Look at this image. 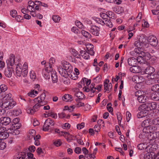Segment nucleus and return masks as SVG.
<instances>
[{"label": "nucleus", "mask_w": 159, "mask_h": 159, "mask_svg": "<svg viewBox=\"0 0 159 159\" xmlns=\"http://www.w3.org/2000/svg\"><path fill=\"white\" fill-rule=\"evenodd\" d=\"M157 107V105L155 102L151 103L147 102L140 105L138 108L139 110H148L152 111L155 109Z\"/></svg>", "instance_id": "f257e3e1"}, {"label": "nucleus", "mask_w": 159, "mask_h": 159, "mask_svg": "<svg viewBox=\"0 0 159 159\" xmlns=\"http://www.w3.org/2000/svg\"><path fill=\"white\" fill-rule=\"evenodd\" d=\"M21 65L18 64L16 67V73L18 76H20L22 73L23 71L27 70L28 69V64L25 62L22 68H20Z\"/></svg>", "instance_id": "f03ea898"}, {"label": "nucleus", "mask_w": 159, "mask_h": 159, "mask_svg": "<svg viewBox=\"0 0 159 159\" xmlns=\"http://www.w3.org/2000/svg\"><path fill=\"white\" fill-rule=\"evenodd\" d=\"M58 69L59 73L62 76L65 77V78H67L69 76L71 79L75 80V79L73 78L74 77H72L71 73H68L66 70L63 69L62 66H59Z\"/></svg>", "instance_id": "7ed1b4c3"}, {"label": "nucleus", "mask_w": 159, "mask_h": 159, "mask_svg": "<svg viewBox=\"0 0 159 159\" xmlns=\"http://www.w3.org/2000/svg\"><path fill=\"white\" fill-rule=\"evenodd\" d=\"M54 124L53 120L50 118L47 119L45 121L43 126V130L44 131L48 130L50 125H53Z\"/></svg>", "instance_id": "20e7f679"}, {"label": "nucleus", "mask_w": 159, "mask_h": 159, "mask_svg": "<svg viewBox=\"0 0 159 159\" xmlns=\"http://www.w3.org/2000/svg\"><path fill=\"white\" fill-rule=\"evenodd\" d=\"M132 79H134L136 81V83H138L136 85V87L140 89H143L141 87L142 83L144 80V78L142 76H135L133 77Z\"/></svg>", "instance_id": "39448f33"}, {"label": "nucleus", "mask_w": 159, "mask_h": 159, "mask_svg": "<svg viewBox=\"0 0 159 159\" xmlns=\"http://www.w3.org/2000/svg\"><path fill=\"white\" fill-rule=\"evenodd\" d=\"M148 41L150 44L153 46H156L158 44L157 38L153 35L149 36L148 38Z\"/></svg>", "instance_id": "423d86ee"}, {"label": "nucleus", "mask_w": 159, "mask_h": 159, "mask_svg": "<svg viewBox=\"0 0 159 159\" xmlns=\"http://www.w3.org/2000/svg\"><path fill=\"white\" fill-rule=\"evenodd\" d=\"M63 69L66 70L69 73L72 72V67L68 62L66 61L63 63Z\"/></svg>", "instance_id": "0eeeda50"}, {"label": "nucleus", "mask_w": 159, "mask_h": 159, "mask_svg": "<svg viewBox=\"0 0 159 159\" xmlns=\"http://www.w3.org/2000/svg\"><path fill=\"white\" fill-rule=\"evenodd\" d=\"M100 28L95 25L91 26L90 30V32L94 35L98 36L99 34Z\"/></svg>", "instance_id": "6e6552de"}, {"label": "nucleus", "mask_w": 159, "mask_h": 159, "mask_svg": "<svg viewBox=\"0 0 159 159\" xmlns=\"http://www.w3.org/2000/svg\"><path fill=\"white\" fill-rule=\"evenodd\" d=\"M15 55L13 54H11L10 55V57L6 61V63L8 66H13L15 63Z\"/></svg>", "instance_id": "1a4fd4ad"}, {"label": "nucleus", "mask_w": 159, "mask_h": 159, "mask_svg": "<svg viewBox=\"0 0 159 159\" xmlns=\"http://www.w3.org/2000/svg\"><path fill=\"white\" fill-rule=\"evenodd\" d=\"M11 119L8 117H4L1 118V121L0 122V125L1 126V125H7L9 124L11 122Z\"/></svg>", "instance_id": "9d476101"}, {"label": "nucleus", "mask_w": 159, "mask_h": 159, "mask_svg": "<svg viewBox=\"0 0 159 159\" xmlns=\"http://www.w3.org/2000/svg\"><path fill=\"white\" fill-rule=\"evenodd\" d=\"M141 111L137 114V117L139 118L145 117L147 116L149 113L148 110H141Z\"/></svg>", "instance_id": "9b49d317"}, {"label": "nucleus", "mask_w": 159, "mask_h": 159, "mask_svg": "<svg viewBox=\"0 0 159 159\" xmlns=\"http://www.w3.org/2000/svg\"><path fill=\"white\" fill-rule=\"evenodd\" d=\"M138 60L134 57H131L129 58L127 60L128 63L130 66H134L137 64Z\"/></svg>", "instance_id": "f8f14e48"}, {"label": "nucleus", "mask_w": 159, "mask_h": 159, "mask_svg": "<svg viewBox=\"0 0 159 159\" xmlns=\"http://www.w3.org/2000/svg\"><path fill=\"white\" fill-rule=\"evenodd\" d=\"M50 75L53 82L54 83H56L57 81V73L55 70H52L50 71Z\"/></svg>", "instance_id": "ddd939ff"}, {"label": "nucleus", "mask_w": 159, "mask_h": 159, "mask_svg": "<svg viewBox=\"0 0 159 159\" xmlns=\"http://www.w3.org/2000/svg\"><path fill=\"white\" fill-rule=\"evenodd\" d=\"M26 157V154L22 152L17 153L14 156V159H25Z\"/></svg>", "instance_id": "4468645a"}, {"label": "nucleus", "mask_w": 159, "mask_h": 159, "mask_svg": "<svg viewBox=\"0 0 159 159\" xmlns=\"http://www.w3.org/2000/svg\"><path fill=\"white\" fill-rule=\"evenodd\" d=\"M55 62V59L53 57L51 58L49 61V66H48L45 67V70H49L50 71L52 70V65Z\"/></svg>", "instance_id": "2eb2a0df"}, {"label": "nucleus", "mask_w": 159, "mask_h": 159, "mask_svg": "<svg viewBox=\"0 0 159 159\" xmlns=\"http://www.w3.org/2000/svg\"><path fill=\"white\" fill-rule=\"evenodd\" d=\"M144 159H155V154L153 152L147 153L144 155Z\"/></svg>", "instance_id": "dca6fc26"}, {"label": "nucleus", "mask_w": 159, "mask_h": 159, "mask_svg": "<svg viewBox=\"0 0 159 159\" xmlns=\"http://www.w3.org/2000/svg\"><path fill=\"white\" fill-rule=\"evenodd\" d=\"M155 71V69L152 66H148L145 69V74L148 75L152 74Z\"/></svg>", "instance_id": "f3484780"}, {"label": "nucleus", "mask_w": 159, "mask_h": 159, "mask_svg": "<svg viewBox=\"0 0 159 159\" xmlns=\"http://www.w3.org/2000/svg\"><path fill=\"white\" fill-rule=\"evenodd\" d=\"M152 124V120L150 119H147L143 121L141 123L142 127H148Z\"/></svg>", "instance_id": "a211bd4d"}, {"label": "nucleus", "mask_w": 159, "mask_h": 159, "mask_svg": "<svg viewBox=\"0 0 159 159\" xmlns=\"http://www.w3.org/2000/svg\"><path fill=\"white\" fill-rule=\"evenodd\" d=\"M36 134V131L34 129H31L29 131V134L28 135V139H32L34 138Z\"/></svg>", "instance_id": "6ab92c4d"}, {"label": "nucleus", "mask_w": 159, "mask_h": 159, "mask_svg": "<svg viewBox=\"0 0 159 159\" xmlns=\"http://www.w3.org/2000/svg\"><path fill=\"white\" fill-rule=\"evenodd\" d=\"M70 51L72 55L76 58H78L80 57V55L79 54L78 52L75 49L71 48Z\"/></svg>", "instance_id": "aec40b11"}, {"label": "nucleus", "mask_w": 159, "mask_h": 159, "mask_svg": "<svg viewBox=\"0 0 159 159\" xmlns=\"http://www.w3.org/2000/svg\"><path fill=\"white\" fill-rule=\"evenodd\" d=\"M50 72L49 70H45V68L44 70L43 71L42 73L44 75V77L46 79H49L50 77Z\"/></svg>", "instance_id": "412c9836"}, {"label": "nucleus", "mask_w": 159, "mask_h": 159, "mask_svg": "<svg viewBox=\"0 0 159 159\" xmlns=\"http://www.w3.org/2000/svg\"><path fill=\"white\" fill-rule=\"evenodd\" d=\"M149 75H150V80H151L153 83H156V81H157V74L153 73L152 74Z\"/></svg>", "instance_id": "4be33fe9"}, {"label": "nucleus", "mask_w": 159, "mask_h": 159, "mask_svg": "<svg viewBox=\"0 0 159 159\" xmlns=\"http://www.w3.org/2000/svg\"><path fill=\"white\" fill-rule=\"evenodd\" d=\"M12 73V71L10 68L6 69L4 72L5 75L8 77H10L11 76Z\"/></svg>", "instance_id": "5701e85b"}, {"label": "nucleus", "mask_w": 159, "mask_h": 159, "mask_svg": "<svg viewBox=\"0 0 159 159\" xmlns=\"http://www.w3.org/2000/svg\"><path fill=\"white\" fill-rule=\"evenodd\" d=\"M148 127V134L150 135V134H152V133H154L155 130H157V128L155 126H151L150 125Z\"/></svg>", "instance_id": "b1692460"}, {"label": "nucleus", "mask_w": 159, "mask_h": 159, "mask_svg": "<svg viewBox=\"0 0 159 159\" xmlns=\"http://www.w3.org/2000/svg\"><path fill=\"white\" fill-rule=\"evenodd\" d=\"M75 95L78 98L76 99H83L84 96V95L81 92H77L75 93Z\"/></svg>", "instance_id": "393cba45"}, {"label": "nucleus", "mask_w": 159, "mask_h": 159, "mask_svg": "<svg viewBox=\"0 0 159 159\" xmlns=\"http://www.w3.org/2000/svg\"><path fill=\"white\" fill-rule=\"evenodd\" d=\"M9 136V134L7 132H0V138L2 139H5L7 138Z\"/></svg>", "instance_id": "a878e982"}, {"label": "nucleus", "mask_w": 159, "mask_h": 159, "mask_svg": "<svg viewBox=\"0 0 159 159\" xmlns=\"http://www.w3.org/2000/svg\"><path fill=\"white\" fill-rule=\"evenodd\" d=\"M75 107V106L74 105L70 106L69 107L68 106H65L64 107V109H63V111L68 110L69 112H71L74 111Z\"/></svg>", "instance_id": "bb28decb"}, {"label": "nucleus", "mask_w": 159, "mask_h": 159, "mask_svg": "<svg viewBox=\"0 0 159 159\" xmlns=\"http://www.w3.org/2000/svg\"><path fill=\"white\" fill-rule=\"evenodd\" d=\"M28 6L27 7V9L28 10L30 9V8L31 7V10H32L33 9L34 10V7L35 6L34 2L32 1H30L28 2Z\"/></svg>", "instance_id": "cd10ccee"}, {"label": "nucleus", "mask_w": 159, "mask_h": 159, "mask_svg": "<svg viewBox=\"0 0 159 159\" xmlns=\"http://www.w3.org/2000/svg\"><path fill=\"white\" fill-rule=\"evenodd\" d=\"M10 100H7L5 102H1L2 108H6L8 109V103H10Z\"/></svg>", "instance_id": "c85d7f7f"}, {"label": "nucleus", "mask_w": 159, "mask_h": 159, "mask_svg": "<svg viewBox=\"0 0 159 159\" xmlns=\"http://www.w3.org/2000/svg\"><path fill=\"white\" fill-rule=\"evenodd\" d=\"M81 32L83 35L86 38L90 39L91 37V35L88 32L82 30H81Z\"/></svg>", "instance_id": "c756f323"}, {"label": "nucleus", "mask_w": 159, "mask_h": 159, "mask_svg": "<svg viewBox=\"0 0 159 159\" xmlns=\"http://www.w3.org/2000/svg\"><path fill=\"white\" fill-rule=\"evenodd\" d=\"M38 94V91L36 90L35 91L34 90H31L28 93V96L31 97H34L36 96V94Z\"/></svg>", "instance_id": "7c9ffc66"}, {"label": "nucleus", "mask_w": 159, "mask_h": 159, "mask_svg": "<svg viewBox=\"0 0 159 159\" xmlns=\"http://www.w3.org/2000/svg\"><path fill=\"white\" fill-rule=\"evenodd\" d=\"M102 84L99 85H97L96 87H95L94 88V89H92L91 90V92L92 93H94V92L95 91V90L96 89L98 91L97 92L98 93L99 91H100L101 90V88L102 87Z\"/></svg>", "instance_id": "2f4dec72"}, {"label": "nucleus", "mask_w": 159, "mask_h": 159, "mask_svg": "<svg viewBox=\"0 0 159 159\" xmlns=\"http://www.w3.org/2000/svg\"><path fill=\"white\" fill-rule=\"evenodd\" d=\"M151 90L154 92H159V85L158 84L154 85L151 88Z\"/></svg>", "instance_id": "473e14b6"}, {"label": "nucleus", "mask_w": 159, "mask_h": 159, "mask_svg": "<svg viewBox=\"0 0 159 159\" xmlns=\"http://www.w3.org/2000/svg\"><path fill=\"white\" fill-rule=\"evenodd\" d=\"M8 109L12 108L16 104V102L13 100H10V103H8Z\"/></svg>", "instance_id": "72a5a7b5"}, {"label": "nucleus", "mask_w": 159, "mask_h": 159, "mask_svg": "<svg viewBox=\"0 0 159 159\" xmlns=\"http://www.w3.org/2000/svg\"><path fill=\"white\" fill-rule=\"evenodd\" d=\"M109 82V80L108 79H106L104 83V86L105 90L104 92L106 91H108V83Z\"/></svg>", "instance_id": "f704fd0d"}, {"label": "nucleus", "mask_w": 159, "mask_h": 159, "mask_svg": "<svg viewBox=\"0 0 159 159\" xmlns=\"http://www.w3.org/2000/svg\"><path fill=\"white\" fill-rule=\"evenodd\" d=\"M150 136L153 139L159 137V131H155L154 133L150 134Z\"/></svg>", "instance_id": "c9c22d12"}, {"label": "nucleus", "mask_w": 159, "mask_h": 159, "mask_svg": "<svg viewBox=\"0 0 159 159\" xmlns=\"http://www.w3.org/2000/svg\"><path fill=\"white\" fill-rule=\"evenodd\" d=\"M132 67H131L129 70L130 71L134 73H137L138 72V68L137 66H132Z\"/></svg>", "instance_id": "e433bc0d"}, {"label": "nucleus", "mask_w": 159, "mask_h": 159, "mask_svg": "<svg viewBox=\"0 0 159 159\" xmlns=\"http://www.w3.org/2000/svg\"><path fill=\"white\" fill-rule=\"evenodd\" d=\"M105 25L110 28L112 27L113 26V25L110 19H107V20H105Z\"/></svg>", "instance_id": "4c0bfd02"}, {"label": "nucleus", "mask_w": 159, "mask_h": 159, "mask_svg": "<svg viewBox=\"0 0 159 159\" xmlns=\"http://www.w3.org/2000/svg\"><path fill=\"white\" fill-rule=\"evenodd\" d=\"M145 91L143 90H139L135 93V95L139 97L141 96V95L145 94Z\"/></svg>", "instance_id": "58836bf2"}, {"label": "nucleus", "mask_w": 159, "mask_h": 159, "mask_svg": "<svg viewBox=\"0 0 159 159\" xmlns=\"http://www.w3.org/2000/svg\"><path fill=\"white\" fill-rule=\"evenodd\" d=\"M100 16L104 20H107L108 19L109 17L108 14H107L104 13H100Z\"/></svg>", "instance_id": "ea45409f"}, {"label": "nucleus", "mask_w": 159, "mask_h": 159, "mask_svg": "<svg viewBox=\"0 0 159 159\" xmlns=\"http://www.w3.org/2000/svg\"><path fill=\"white\" fill-rule=\"evenodd\" d=\"M30 77L33 81L36 79V76L35 73L33 71H31L30 72Z\"/></svg>", "instance_id": "a19ab883"}, {"label": "nucleus", "mask_w": 159, "mask_h": 159, "mask_svg": "<svg viewBox=\"0 0 159 159\" xmlns=\"http://www.w3.org/2000/svg\"><path fill=\"white\" fill-rule=\"evenodd\" d=\"M152 124L154 125H159V117H157L154 118L152 121Z\"/></svg>", "instance_id": "79ce46f5"}, {"label": "nucleus", "mask_w": 159, "mask_h": 159, "mask_svg": "<svg viewBox=\"0 0 159 159\" xmlns=\"http://www.w3.org/2000/svg\"><path fill=\"white\" fill-rule=\"evenodd\" d=\"M44 114L45 115H47V116H46V117H47L48 116H51L55 119H56L57 117V114L54 113L52 112H49L47 114Z\"/></svg>", "instance_id": "37998d69"}, {"label": "nucleus", "mask_w": 159, "mask_h": 159, "mask_svg": "<svg viewBox=\"0 0 159 159\" xmlns=\"http://www.w3.org/2000/svg\"><path fill=\"white\" fill-rule=\"evenodd\" d=\"M7 89V87L5 84H2L0 86V91L1 93L4 92Z\"/></svg>", "instance_id": "c03bdc74"}, {"label": "nucleus", "mask_w": 159, "mask_h": 159, "mask_svg": "<svg viewBox=\"0 0 159 159\" xmlns=\"http://www.w3.org/2000/svg\"><path fill=\"white\" fill-rule=\"evenodd\" d=\"M139 40L140 42L141 43H142V45L143 46L144 45H145L146 44V39L143 37H140V38L139 39Z\"/></svg>", "instance_id": "a18cd8bd"}, {"label": "nucleus", "mask_w": 159, "mask_h": 159, "mask_svg": "<svg viewBox=\"0 0 159 159\" xmlns=\"http://www.w3.org/2000/svg\"><path fill=\"white\" fill-rule=\"evenodd\" d=\"M60 17L57 15H54L52 16V19L55 22H58L60 20Z\"/></svg>", "instance_id": "49530a36"}, {"label": "nucleus", "mask_w": 159, "mask_h": 159, "mask_svg": "<svg viewBox=\"0 0 159 159\" xmlns=\"http://www.w3.org/2000/svg\"><path fill=\"white\" fill-rule=\"evenodd\" d=\"M157 95H159V94L158 93L154 92V93H151L150 96L151 99L156 98L157 97L158 98L157 99H159V97H157Z\"/></svg>", "instance_id": "de8ad7c7"}, {"label": "nucleus", "mask_w": 159, "mask_h": 159, "mask_svg": "<svg viewBox=\"0 0 159 159\" xmlns=\"http://www.w3.org/2000/svg\"><path fill=\"white\" fill-rule=\"evenodd\" d=\"M134 45L136 47L139 48H141L143 47L142 45V44L140 43L139 40L135 42Z\"/></svg>", "instance_id": "09e8293b"}, {"label": "nucleus", "mask_w": 159, "mask_h": 159, "mask_svg": "<svg viewBox=\"0 0 159 159\" xmlns=\"http://www.w3.org/2000/svg\"><path fill=\"white\" fill-rule=\"evenodd\" d=\"M72 98V96L69 94H65L62 97V99H70Z\"/></svg>", "instance_id": "8fccbe9b"}, {"label": "nucleus", "mask_w": 159, "mask_h": 159, "mask_svg": "<svg viewBox=\"0 0 159 159\" xmlns=\"http://www.w3.org/2000/svg\"><path fill=\"white\" fill-rule=\"evenodd\" d=\"M27 157V158L25 159H35V158H34V155L33 154L31 153H28L27 154V155H26V157Z\"/></svg>", "instance_id": "3c124183"}, {"label": "nucleus", "mask_w": 159, "mask_h": 159, "mask_svg": "<svg viewBox=\"0 0 159 159\" xmlns=\"http://www.w3.org/2000/svg\"><path fill=\"white\" fill-rule=\"evenodd\" d=\"M156 8V10H152V13L153 15H156L159 13V6H157Z\"/></svg>", "instance_id": "603ef678"}, {"label": "nucleus", "mask_w": 159, "mask_h": 159, "mask_svg": "<svg viewBox=\"0 0 159 159\" xmlns=\"http://www.w3.org/2000/svg\"><path fill=\"white\" fill-rule=\"evenodd\" d=\"M54 145L57 147L59 146L62 144V142H61L60 140L58 139L54 141L53 143Z\"/></svg>", "instance_id": "864d4df0"}, {"label": "nucleus", "mask_w": 159, "mask_h": 159, "mask_svg": "<svg viewBox=\"0 0 159 159\" xmlns=\"http://www.w3.org/2000/svg\"><path fill=\"white\" fill-rule=\"evenodd\" d=\"M21 113V110L19 109L18 110H15L13 111V114L17 116H18Z\"/></svg>", "instance_id": "5fc2aeb1"}, {"label": "nucleus", "mask_w": 159, "mask_h": 159, "mask_svg": "<svg viewBox=\"0 0 159 159\" xmlns=\"http://www.w3.org/2000/svg\"><path fill=\"white\" fill-rule=\"evenodd\" d=\"M96 21L98 24H100L102 25H105V20H103L99 18H97Z\"/></svg>", "instance_id": "6e6d98bb"}, {"label": "nucleus", "mask_w": 159, "mask_h": 159, "mask_svg": "<svg viewBox=\"0 0 159 159\" xmlns=\"http://www.w3.org/2000/svg\"><path fill=\"white\" fill-rule=\"evenodd\" d=\"M151 148L152 150L154 151L158 149V146L157 144L154 143L151 145Z\"/></svg>", "instance_id": "4d7b16f0"}, {"label": "nucleus", "mask_w": 159, "mask_h": 159, "mask_svg": "<svg viewBox=\"0 0 159 159\" xmlns=\"http://www.w3.org/2000/svg\"><path fill=\"white\" fill-rule=\"evenodd\" d=\"M6 146V143L4 142H1L0 143V150L4 149Z\"/></svg>", "instance_id": "13d9d810"}, {"label": "nucleus", "mask_w": 159, "mask_h": 159, "mask_svg": "<svg viewBox=\"0 0 159 159\" xmlns=\"http://www.w3.org/2000/svg\"><path fill=\"white\" fill-rule=\"evenodd\" d=\"M86 48L87 51L93 49V46L91 44H88L86 45Z\"/></svg>", "instance_id": "bf43d9fd"}, {"label": "nucleus", "mask_w": 159, "mask_h": 159, "mask_svg": "<svg viewBox=\"0 0 159 159\" xmlns=\"http://www.w3.org/2000/svg\"><path fill=\"white\" fill-rule=\"evenodd\" d=\"M126 120L127 122H129L131 116V114L129 111H127L126 112Z\"/></svg>", "instance_id": "052dcab7"}, {"label": "nucleus", "mask_w": 159, "mask_h": 159, "mask_svg": "<svg viewBox=\"0 0 159 159\" xmlns=\"http://www.w3.org/2000/svg\"><path fill=\"white\" fill-rule=\"evenodd\" d=\"M46 97V94L45 93H43L38 98H36L34 99H36L38 98H39L40 99H44Z\"/></svg>", "instance_id": "680f3d73"}, {"label": "nucleus", "mask_w": 159, "mask_h": 159, "mask_svg": "<svg viewBox=\"0 0 159 159\" xmlns=\"http://www.w3.org/2000/svg\"><path fill=\"white\" fill-rule=\"evenodd\" d=\"M10 14L12 17H14L16 16L17 11L15 10H12L11 11Z\"/></svg>", "instance_id": "e2e57ef3"}, {"label": "nucleus", "mask_w": 159, "mask_h": 159, "mask_svg": "<svg viewBox=\"0 0 159 159\" xmlns=\"http://www.w3.org/2000/svg\"><path fill=\"white\" fill-rule=\"evenodd\" d=\"M147 135V134H145V133L143 132V131L139 135V137L140 139H144L145 137H146Z\"/></svg>", "instance_id": "0e129e2a"}, {"label": "nucleus", "mask_w": 159, "mask_h": 159, "mask_svg": "<svg viewBox=\"0 0 159 159\" xmlns=\"http://www.w3.org/2000/svg\"><path fill=\"white\" fill-rule=\"evenodd\" d=\"M84 126V123L82 122L81 124H78L77 125V128L78 129H80Z\"/></svg>", "instance_id": "69168bd1"}, {"label": "nucleus", "mask_w": 159, "mask_h": 159, "mask_svg": "<svg viewBox=\"0 0 159 159\" xmlns=\"http://www.w3.org/2000/svg\"><path fill=\"white\" fill-rule=\"evenodd\" d=\"M81 100H77V102H78L77 107H80L81 106H84V103L81 102Z\"/></svg>", "instance_id": "338daca9"}, {"label": "nucleus", "mask_w": 159, "mask_h": 159, "mask_svg": "<svg viewBox=\"0 0 159 159\" xmlns=\"http://www.w3.org/2000/svg\"><path fill=\"white\" fill-rule=\"evenodd\" d=\"M75 152L76 153L80 154L81 152V149L80 147H76L75 150Z\"/></svg>", "instance_id": "774afa93"}]
</instances>
